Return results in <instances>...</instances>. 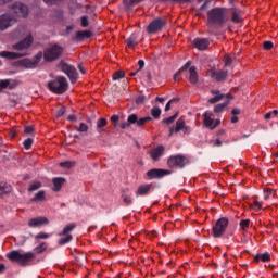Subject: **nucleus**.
Segmentation results:
<instances>
[{
  "label": "nucleus",
  "instance_id": "nucleus-60",
  "mask_svg": "<svg viewBox=\"0 0 278 278\" xmlns=\"http://www.w3.org/2000/svg\"><path fill=\"white\" fill-rule=\"evenodd\" d=\"M231 114H233V116H238V114H240V109H233Z\"/></svg>",
  "mask_w": 278,
  "mask_h": 278
},
{
  "label": "nucleus",
  "instance_id": "nucleus-19",
  "mask_svg": "<svg viewBox=\"0 0 278 278\" xmlns=\"http://www.w3.org/2000/svg\"><path fill=\"white\" fill-rule=\"evenodd\" d=\"M186 125V121H184L182 118H179L177 122H176V125L175 126H172L169 128V138L173 137V134H179V131H182L184 130V127Z\"/></svg>",
  "mask_w": 278,
  "mask_h": 278
},
{
  "label": "nucleus",
  "instance_id": "nucleus-20",
  "mask_svg": "<svg viewBox=\"0 0 278 278\" xmlns=\"http://www.w3.org/2000/svg\"><path fill=\"white\" fill-rule=\"evenodd\" d=\"M165 148L164 146H159L150 151V155L154 162H157L164 155Z\"/></svg>",
  "mask_w": 278,
  "mask_h": 278
},
{
  "label": "nucleus",
  "instance_id": "nucleus-7",
  "mask_svg": "<svg viewBox=\"0 0 278 278\" xmlns=\"http://www.w3.org/2000/svg\"><path fill=\"white\" fill-rule=\"evenodd\" d=\"M59 68L62 71V73H65V75H67L72 84H75V81H77V78H78L77 70L73 65H68L67 63L62 61L59 64Z\"/></svg>",
  "mask_w": 278,
  "mask_h": 278
},
{
  "label": "nucleus",
  "instance_id": "nucleus-58",
  "mask_svg": "<svg viewBox=\"0 0 278 278\" xmlns=\"http://www.w3.org/2000/svg\"><path fill=\"white\" fill-rule=\"evenodd\" d=\"M31 131H34V128L31 126H27L24 129V134H31Z\"/></svg>",
  "mask_w": 278,
  "mask_h": 278
},
{
  "label": "nucleus",
  "instance_id": "nucleus-51",
  "mask_svg": "<svg viewBox=\"0 0 278 278\" xmlns=\"http://www.w3.org/2000/svg\"><path fill=\"white\" fill-rule=\"evenodd\" d=\"M47 5H55V3H60L62 0H43Z\"/></svg>",
  "mask_w": 278,
  "mask_h": 278
},
{
  "label": "nucleus",
  "instance_id": "nucleus-42",
  "mask_svg": "<svg viewBox=\"0 0 278 278\" xmlns=\"http://www.w3.org/2000/svg\"><path fill=\"white\" fill-rule=\"evenodd\" d=\"M224 63H225V66H231V64H233V60L229 54H226L224 56Z\"/></svg>",
  "mask_w": 278,
  "mask_h": 278
},
{
  "label": "nucleus",
  "instance_id": "nucleus-30",
  "mask_svg": "<svg viewBox=\"0 0 278 278\" xmlns=\"http://www.w3.org/2000/svg\"><path fill=\"white\" fill-rule=\"evenodd\" d=\"M229 103H230V100H226L224 103L215 105L214 106L215 114L223 112V110H225L227 105H229Z\"/></svg>",
  "mask_w": 278,
  "mask_h": 278
},
{
  "label": "nucleus",
  "instance_id": "nucleus-4",
  "mask_svg": "<svg viewBox=\"0 0 278 278\" xmlns=\"http://www.w3.org/2000/svg\"><path fill=\"white\" fill-rule=\"evenodd\" d=\"M48 88L51 92H54V94H64V92L68 90V81L66 77L59 76L48 83Z\"/></svg>",
  "mask_w": 278,
  "mask_h": 278
},
{
  "label": "nucleus",
  "instance_id": "nucleus-17",
  "mask_svg": "<svg viewBox=\"0 0 278 278\" xmlns=\"http://www.w3.org/2000/svg\"><path fill=\"white\" fill-rule=\"evenodd\" d=\"M193 47L199 51H205L210 48V39L207 38H195L192 41Z\"/></svg>",
  "mask_w": 278,
  "mask_h": 278
},
{
  "label": "nucleus",
  "instance_id": "nucleus-24",
  "mask_svg": "<svg viewBox=\"0 0 278 278\" xmlns=\"http://www.w3.org/2000/svg\"><path fill=\"white\" fill-rule=\"evenodd\" d=\"M28 30L26 26H18L14 33L13 38H23V36H27Z\"/></svg>",
  "mask_w": 278,
  "mask_h": 278
},
{
  "label": "nucleus",
  "instance_id": "nucleus-62",
  "mask_svg": "<svg viewBox=\"0 0 278 278\" xmlns=\"http://www.w3.org/2000/svg\"><path fill=\"white\" fill-rule=\"evenodd\" d=\"M1 273H5V265L4 264H0V275Z\"/></svg>",
  "mask_w": 278,
  "mask_h": 278
},
{
  "label": "nucleus",
  "instance_id": "nucleus-13",
  "mask_svg": "<svg viewBox=\"0 0 278 278\" xmlns=\"http://www.w3.org/2000/svg\"><path fill=\"white\" fill-rule=\"evenodd\" d=\"M167 164L169 168H184L188 164V159L182 155L172 156L168 159Z\"/></svg>",
  "mask_w": 278,
  "mask_h": 278
},
{
  "label": "nucleus",
  "instance_id": "nucleus-9",
  "mask_svg": "<svg viewBox=\"0 0 278 278\" xmlns=\"http://www.w3.org/2000/svg\"><path fill=\"white\" fill-rule=\"evenodd\" d=\"M11 12L13 14L12 16H14L15 18H27V15L29 14V9L27 8V5L21 2H16L12 5Z\"/></svg>",
  "mask_w": 278,
  "mask_h": 278
},
{
  "label": "nucleus",
  "instance_id": "nucleus-56",
  "mask_svg": "<svg viewBox=\"0 0 278 278\" xmlns=\"http://www.w3.org/2000/svg\"><path fill=\"white\" fill-rule=\"evenodd\" d=\"M182 131H184V134H190V131H192V129L190 128V126H184L182 127Z\"/></svg>",
  "mask_w": 278,
  "mask_h": 278
},
{
  "label": "nucleus",
  "instance_id": "nucleus-36",
  "mask_svg": "<svg viewBox=\"0 0 278 278\" xmlns=\"http://www.w3.org/2000/svg\"><path fill=\"white\" fill-rule=\"evenodd\" d=\"M92 36V33L90 30H84L77 33V38H90Z\"/></svg>",
  "mask_w": 278,
  "mask_h": 278
},
{
  "label": "nucleus",
  "instance_id": "nucleus-37",
  "mask_svg": "<svg viewBox=\"0 0 278 278\" xmlns=\"http://www.w3.org/2000/svg\"><path fill=\"white\" fill-rule=\"evenodd\" d=\"M61 168H73L75 166V162L73 161H65L60 163Z\"/></svg>",
  "mask_w": 278,
  "mask_h": 278
},
{
  "label": "nucleus",
  "instance_id": "nucleus-41",
  "mask_svg": "<svg viewBox=\"0 0 278 278\" xmlns=\"http://www.w3.org/2000/svg\"><path fill=\"white\" fill-rule=\"evenodd\" d=\"M76 131L86 132L88 131V125L85 123H80L78 127H75Z\"/></svg>",
  "mask_w": 278,
  "mask_h": 278
},
{
  "label": "nucleus",
  "instance_id": "nucleus-35",
  "mask_svg": "<svg viewBox=\"0 0 278 278\" xmlns=\"http://www.w3.org/2000/svg\"><path fill=\"white\" fill-rule=\"evenodd\" d=\"M125 78V72L123 71H117L113 74V80L116 81L118 79Z\"/></svg>",
  "mask_w": 278,
  "mask_h": 278
},
{
  "label": "nucleus",
  "instance_id": "nucleus-52",
  "mask_svg": "<svg viewBox=\"0 0 278 278\" xmlns=\"http://www.w3.org/2000/svg\"><path fill=\"white\" fill-rule=\"evenodd\" d=\"M81 27H88V16L81 17Z\"/></svg>",
  "mask_w": 278,
  "mask_h": 278
},
{
  "label": "nucleus",
  "instance_id": "nucleus-8",
  "mask_svg": "<svg viewBox=\"0 0 278 278\" xmlns=\"http://www.w3.org/2000/svg\"><path fill=\"white\" fill-rule=\"evenodd\" d=\"M229 226V219L227 217L219 218L215 226L213 227L214 238H220L225 231H227V227Z\"/></svg>",
  "mask_w": 278,
  "mask_h": 278
},
{
  "label": "nucleus",
  "instance_id": "nucleus-59",
  "mask_svg": "<svg viewBox=\"0 0 278 278\" xmlns=\"http://www.w3.org/2000/svg\"><path fill=\"white\" fill-rule=\"evenodd\" d=\"M146 99H147V97L139 96L136 101H137V103H142Z\"/></svg>",
  "mask_w": 278,
  "mask_h": 278
},
{
  "label": "nucleus",
  "instance_id": "nucleus-26",
  "mask_svg": "<svg viewBox=\"0 0 278 278\" xmlns=\"http://www.w3.org/2000/svg\"><path fill=\"white\" fill-rule=\"evenodd\" d=\"M212 77L216 81H223L227 79V71L212 72Z\"/></svg>",
  "mask_w": 278,
  "mask_h": 278
},
{
  "label": "nucleus",
  "instance_id": "nucleus-21",
  "mask_svg": "<svg viewBox=\"0 0 278 278\" xmlns=\"http://www.w3.org/2000/svg\"><path fill=\"white\" fill-rule=\"evenodd\" d=\"M5 88H10V90H12V88H16V80H12V79L0 80V92L2 90H5Z\"/></svg>",
  "mask_w": 278,
  "mask_h": 278
},
{
  "label": "nucleus",
  "instance_id": "nucleus-39",
  "mask_svg": "<svg viewBox=\"0 0 278 278\" xmlns=\"http://www.w3.org/2000/svg\"><path fill=\"white\" fill-rule=\"evenodd\" d=\"M122 199H123V202L126 204V205H131V203L134 202L131 200V195L129 194H122Z\"/></svg>",
  "mask_w": 278,
  "mask_h": 278
},
{
  "label": "nucleus",
  "instance_id": "nucleus-53",
  "mask_svg": "<svg viewBox=\"0 0 278 278\" xmlns=\"http://www.w3.org/2000/svg\"><path fill=\"white\" fill-rule=\"evenodd\" d=\"M65 112H66V109L61 108V109L56 112V116H58V117L64 116Z\"/></svg>",
  "mask_w": 278,
  "mask_h": 278
},
{
  "label": "nucleus",
  "instance_id": "nucleus-14",
  "mask_svg": "<svg viewBox=\"0 0 278 278\" xmlns=\"http://www.w3.org/2000/svg\"><path fill=\"white\" fill-rule=\"evenodd\" d=\"M16 23V17L10 14H3L0 16V31H5L8 27H12Z\"/></svg>",
  "mask_w": 278,
  "mask_h": 278
},
{
  "label": "nucleus",
  "instance_id": "nucleus-54",
  "mask_svg": "<svg viewBox=\"0 0 278 278\" xmlns=\"http://www.w3.org/2000/svg\"><path fill=\"white\" fill-rule=\"evenodd\" d=\"M190 64H192V62H187L181 68H180V73L184 71H188V68H190Z\"/></svg>",
  "mask_w": 278,
  "mask_h": 278
},
{
  "label": "nucleus",
  "instance_id": "nucleus-49",
  "mask_svg": "<svg viewBox=\"0 0 278 278\" xmlns=\"http://www.w3.org/2000/svg\"><path fill=\"white\" fill-rule=\"evenodd\" d=\"M252 210H255L256 212L257 210H262V202L255 201L254 204L252 205Z\"/></svg>",
  "mask_w": 278,
  "mask_h": 278
},
{
  "label": "nucleus",
  "instance_id": "nucleus-61",
  "mask_svg": "<svg viewBox=\"0 0 278 278\" xmlns=\"http://www.w3.org/2000/svg\"><path fill=\"white\" fill-rule=\"evenodd\" d=\"M78 70L84 74H86V70H84V65L83 64H79L78 65Z\"/></svg>",
  "mask_w": 278,
  "mask_h": 278
},
{
  "label": "nucleus",
  "instance_id": "nucleus-32",
  "mask_svg": "<svg viewBox=\"0 0 278 278\" xmlns=\"http://www.w3.org/2000/svg\"><path fill=\"white\" fill-rule=\"evenodd\" d=\"M151 115L153 116V118H160V116L162 115V109H160L159 106L152 108Z\"/></svg>",
  "mask_w": 278,
  "mask_h": 278
},
{
  "label": "nucleus",
  "instance_id": "nucleus-50",
  "mask_svg": "<svg viewBox=\"0 0 278 278\" xmlns=\"http://www.w3.org/2000/svg\"><path fill=\"white\" fill-rule=\"evenodd\" d=\"M270 194H273V190H271V189H266V190L264 191V199H265V200L270 199Z\"/></svg>",
  "mask_w": 278,
  "mask_h": 278
},
{
  "label": "nucleus",
  "instance_id": "nucleus-57",
  "mask_svg": "<svg viewBox=\"0 0 278 278\" xmlns=\"http://www.w3.org/2000/svg\"><path fill=\"white\" fill-rule=\"evenodd\" d=\"M138 66H139L138 71H142V68H144V61L143 60H139L138 61Z\"/></svg>",
  "mask_w": 278,
  "mask_h": 278
},
{
  "label": "nucleus",
  "instance_id": "nucleus-23",
  "mask_svg": "<svg viewBox=\"0 0 278 278\" xmlns=\"http://www.w3.org/2000/svg\"><path fill=\"white\" fill-rule=\"evenodd\" d=\"M189 81L190 84L199 83V74L197 73V67L194 66L189 67Z\"/></svg>",
  "mask_w": 278,
  "mask_h": 278
},
{
  "label": "nucleus",
  "instance_id": "nucleus-25",
  "mask_svg": "<svg viewBox=\"0 0 278 278\" xmlns=\"http://www.w3.org/2000/svg\"><path fill=\"white\" fill-rule=\"evenodd\" d=\"M64 178H53L52 179V184H53V188L52 190L54 192H60V190H62V186H64Z\"/></svg>",
  "mask_w": 278,
  "mask_h": 278
},
{
  "label": "nucleus",
  "instance_id": "nucleus-34",
  "mask_svg": "<svg viewBox=\"0 0 278 278\" xmlns=\"http://www.w3.org/2000/svg\"><path fill=\"white\" fill-rule=\"evenodd\" d=\"M105 125H108V119H105V118H99V119L97 121V129H98V131H99L100 129H103V127H105Z\"/></svg>",
  "mask_w": 278,
  "mask_h": 278
},
{
  "label": "nucleus",
  "instance_id": "nucleus-12",
  "mask_svg": "<svg viewBox=\"0 0 278 278\" xmlns=\"http://www.w3.org/2000/svg\"><path fill=\"white\" fill-rule=\"evenodd\" d=\"M211 94H213V98L208 99V103L214 104V103H218L220 101H231V99H233V96H231V93H222L218 90H211Z\"/></svg>",
  "mask_w": 278,
  "mask_h": 278
},
{
  "label": "nucleus",
  "instance_id": "nucleus-64",
  "mask_svg": "<svg viewBox=\"0 0 278 278\" xmlns=\"http://www.w3.org/2000/svg\"><path fill=\"white\" fill-rule=\"evenodd\" d=\"M271 117H273V113L269 112V113L265 114V119L266 121H268V118H271Z\"/></svg>",
  "mask_w": 278,
  "mask_h": 278
},
{
  "label": "nucleus",
  "instance_id": "nucleus-22",
  "mask_svg": "<svg viewBox=\"0 0 278 278\" xmlns=\"http://www.w3.org/2000/svg\"><path fill=\"white\" fill-rule=\"evenodd\" d=\"M151 190V185H141L138 187L136 197H147L149 194V191Z\"/></svg>",
  "mask_w": 278,
  "mask_h": 278
},
{
  "label": "nucleus",
  "instance_id": "nucleus-15",
  "mask_svg": "<svg viewBox=\"0 0 278 278\" xmlns=\"http://www.w3.org/2000/svg\"><path fill=\"white\" fill-rule=\"evenodd\" d=\"M166 175H170V170L153 168L147 172L148 179H162Z\"/></svg>",
  "mask_w": 278,
  "mask_h": 278
},
{
  "label": "nucleus",
  "instance_id": "nucleus-18",
  "mask_svg": "<svg viewBox=\"0 0 278 278\" xmlns=\"http://www.w3.org/2000/svg\"><path fill=\"white\" fill-rule=\"evenodd\" d=\"M42 225H49L47 217H35L28 220V227L37 228L42 227Z\"/></svg>",
  "mask_w": 278,
  "mask_h": 278
},
{
  "label": "nucleus",
  "instance_id": "nucleus-28",
  "mask_svg": "<svg viewBox=\"0 0 278 278\" xmlns=\"http://www.w3.org/2000/svg\"><path fill=\"white\" fill-rule=\"evenodd\" d=\"M45 199H46V193L43 190H41L35 194V197L31 199V202L40 203V202L45 201Z\"/></svg>",
  "mask_w": 278,
  "mask_h": 278
},
{
  "label": "nucleus",
  "instance_id": "nucleus-46",
  "mask_svg": "<svg viewBox=\"0 0 278 278\" xmlns=\"http://www.w3.org/2000/svg\"><path fill=\"white\" fill-rule=\"evenodd\" d=\"M142 0H124L126 5H138V3H141Z\"/></svg>",
  "mask_w": 278,
  "mask_h": 278
},
{
  "label": "nucleus",
  "instance_id": "nucleus-27",
  "mask_svg": "<svg viewBox=\"0 0 278 278\" xmlns=\"http://www.w3.org/2000/svg\"><path fill=\"white\" fill-rule=\"evenodd\" d=\"M8 192H12V187L8 182H0V197L8 194Z\"/></svg>",
  "mask_w": 278,
  "mask_h": 278
},
{
  "label": "nucleus",
  "instance_id": "nucleus-55",
  "mask_svg": "<svg viewBox=\"0 0 278 278\" xmlns=\"http://www.w3.org/2000/svg\"><path fill=\"white\" fill-rule=\"evenodd\" d=\"M111 121H112V123L115 125V127H116V125L118 124V115H113L112 117H111Z\"/></svg>",
  "mask_w": 278,
  "mask_h": 278
},
{
  "label": "nucleus",
  "instance_id": "nucleus-33",
  "mask_svg": "<svg viewBox=\"0 0 278 278\" xmlns=\"http://www.w3.org/2000/svg\"><path fill=\"white\" fill-rule=\"evenodd\" d=\"M40 188H42V184H40V181H35V182L30 184L28 191L35 192V190H40Z\"/></svg>",
  "mask_w": 278,
  "mask_h": 278
},
{
  "label": "nucleus",
  "instance_id": "nucleus-2",
  "mask_svg": "<svg viewBox=\"0 0 278 278\" xmlns=\"http://www.w3.org/2000/svg\"><path fill=\"white\" fill-rule=\"evenodd\" d=\"M208 23L213 27H223L229 17L227 16V10L225 8H214L207 12Z\"/></svg>",
  "mask_w": 278,
  "mask_h": 278
},
{
  "label": "nucleus",
  "instance_id": "nucleus-16",
  "mask_svg": "<svg viewBox=\"0 0 278 278\" xmlns=\"http://www.w3.org/2000/svg\"><path fill=\"white\" fill-rule=\"evenodd\" d=\"M164 25H166L164 20L156 18L150 23V25L147 27V31L148 34H156V31H160Z\"/></svg>",
  "mask_w": 278,
  "mask_h": 278
},
{
  "label": "nucleus",
  "instance_id": "nucleus-3",
  "mask_svg": "<svg viewBox=\"0 0 278 278\" xmlns=\"http://www.w3.org/2000/svg\"><path fill=\"white\" fill-rule=\"evenodd\" d=\"M7 257L11 262H16L20 266H29L36 260V255L33 252L22 253L16 250L9 252Z\"/></svg>",
  "mask_w": 278,
  "mask_h": 278
},
{
  "label": "nucleus",
  "instance_id": "nucleus-6",
  "mask_svg": "<svg viewBox=\"0 0 278 278\" xmlns=\"http://www.w3.org/2000/svg\"><path fill=\"white\" fill-rule=\"evenodd\" d=\"M62 51H63L62 47L58 45L50 46L45 50L43 59L46 60V62H53L58 60L60 55H62Z\"/></svg>",
  "mask_w": 278,
  "mask_h": 278
},
{
  "label": "nucleus",
  "instance_id": "nucleus-44",
  "mask_svg": "<svg viewBox=\"0 0 278 278\" xmlns=\"http://www.w3.org/2000/svg\"><path fill=\"white\" fill-rule=\"evenodd\" d=\"M251 222L249 220V219H242L241 222H240V227H241V229H243V231H245V229H249V224H250Z\"/></svg>",
  "mask_w": 278,
  "mask_h": 278
},
{
  "label": "nucleus",
  "instance_id": "nucleus-31",
  "mask_svg": "<svg viewBox=\"0 0 278 278\" xmlns=\"http://www.w3.org/2000/svg\"><path fill=\"white\" fill-rule=\"evenodd\" d=\"M254 260L255 262H270V254H257Z\"/></svg>",
  "mask_w": 278,
  "mask_h": 278
},
{
  "label": "nucleus",
  "instance_id": "nucleus-45",
  "mask_svg": "<svg viewBox=\"0 0 278 278\" xmlns=\"http://www.w3.org/2000/svg\"><path fill=\"white\" fill-rule=\"evenodd\" d=\"M232 23H240V21H242V18L240 17V14H238V12H233L232 13V18H231Z\"/></svg>",
  "mask_w": 278,
  "mask_h": 278
},
{
  "label": "nucleus",
  "instance_id": "nucleus-38",
  "mask_svg": "<svg viewBox=\"0 0 278 278\" xmlns=\"http://www.w3.org/2000/svg\"><path fill=\"white\" fill-rule=\"evenodd\" d=\"M177 116H179V113H176L175 115L163 119V123L165 125H172V123H175V119L177 118Z\"/></svg>",
  "mask_w": 278,
  "mask_h": 278
},
{
  "label": "nucleus",
  "instance_id": "nucleus-5",
  "mask_svg": "<svg viewBox=\"0 0 278 278\" xmlns=\"http://www.w3.org/2000/svg\"><path fill=\"white\" fill-rule=\"evenodd\" d=\"M152 119L153 118L151 116L138 118V115L131 114L128 116L127 122H123L119 124V127L122 129H127L131 127V125H136V127H144V125H147V123Z\"/></svg>",
  "mask_w": 278,
  "mask_h": 278
},
{
  "label": "nucleus",
  "instance_id": "nucleus-47",
  "mask_svg": "<svg viewBox=\"0 0 278 278\" xmlns=\"http://www.w3.org/2000/svg\"><path fill=\"white\" fill-rule=\"evenodd\" d=\"M263 47L267 51H270V49H273V47H274V43H273V41H264Z\"/></svg>",
  "mask_w": 278,
  "mask_h": 278
},
{
  "label": "nucleus",
  "instance_id": "nucleus-63",
  "mask_svg": "<svg viewBox=\"0 0 278 278\" xmlns=\"http://www.w3.org/2000/svg\"><path fill=\"white\" fill-rule=\"evenodd\" d=\"M169 103H179V98H173Z\"/></svg>",
  "mask_w": 278,
  "mask_h": 278
},
{
  "label": "nucleus",
  "instance_id": "nucleus-43",
  "mask_svg": "<svg viewBox=\"0 0 278 278\" xmlns=\"http://www.w3.org/2000/svg\"><path fill=\"white\" fill-rule=\"evenodd\" d=\"M33 144H34V139L28 138L24 141V149L29 150L31 149Z\"/></svg>",
  "mask_w": 278,
  "mask_h": 278
},
{
  "label": "nucleus",
  "instance_id": "nucleus-10",
  "mask_svg": "<svg viewBox=\"0 0 278 278\" xmlns=\"http://www.w3.org/2000/svg\"><path fill=\"white\" fill-rule=\"evenodd\" d=\"M203 123L207 129H216L220 125V119H214V113L206 111L202 115Z\"/></svg>",
  "mask_w": 278,
  "mask_h": 278
},
{
  "label": "nucleus",
  "instance_id": "nucleus-1",
  "mask_svg": "<svg viewBox=\"0 0 278 278\" xmlns=\"http://www.w3.org/2000/svg\"><path fill=\"white\" fill-rule=\"evenodd\" d=\"M33 42L34 37H31V35L29 34L24 40L13 45L14 51L20 52L2 51L0 52V58H5V60H18L20 58H25L27 53H25L24 51H27V49L31 47Z\"/></svg>",
  "mask_w": 278,
  "mask_h": 278
},
{
  "label": "nucleus",
  "instance_id": "nucleus-48",
  "mask_svg": "<svg viewBox=\"0 0 278 278\" xmlns=\"http://www.w3.org/2000/svg\"><path fill=\"white\" fill-rule=\"evenodd\" d=\"M46 249L47 247H45V243H41L40 245L35 248V251H37V253H42V251H46Z\"/></svg>",
  "mask_w": 278,
  "mask_h": 278
},
{
  "label": "nucleus",
  "instance_id": "nucleus-40",
  "mask_svg": "<svg viewBox=\"0 0 278 278\" xmlns=\"http://www.w3.org/2000/svg\"><path fill=\"white\" fill-rule=\"evenodd\" d=\"M35 238L36 240H47V238H51V235L47 232H39Z\"/></svg>",
  "mask_w": 278,
  "mask_h": 278
},
{
  "label": "nucleus",
  "instance_id": "nucleus-29",
  "mask_svg": "<svg viewBox=\"0 0 278 278\" xmlns=\"http://www.w3.org/2000/svg\"><path fill=\"white\" fill-rule=\"evenodd\" d=\"M127 47L129 49H134L136 45H138V37L136 35H131L127 40H126Z\"/></svg>",
  "mask_w": 278,
  "mask_h": 278
},
{
  "label": "nucleus",
  "instance_id": "nucleus-11",
  "mask_svg": "<svg viewBox=\"0 0 278 278\" xmlns=\"http://www.w3.org/2000/svg\"><path fill=\"white\" fill-rule=\"evenodd\" d=\"M75 227H77L76 224H68L67 226H65L63 228V230L58 233V236H66V237L60 239L58 241V244H60L61 247L63 244H68V242H71V240H73V236L71 235V231H73V229H75Z\"/></svg>",
  "mask_w": 278,
  "mask_h": 278
}]
</instances>
